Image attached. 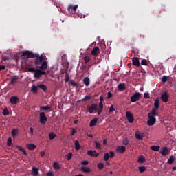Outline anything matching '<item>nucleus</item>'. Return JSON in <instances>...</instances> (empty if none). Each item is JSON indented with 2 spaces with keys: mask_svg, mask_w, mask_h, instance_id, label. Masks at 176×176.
Masks as SVG:
<instances>
[{
  "mask_svg": "<svg viewBox=\"0 0 176 176\" xmlns=\"http://www.w3.org/2000/svg\"><path fill=\"white\" fill-rule=\"evenodd\" d=\"M174 160H175L174 155H170L168 160V164H173V163H174Z\"/></svg>",
  "mask_w": 176,
  "mask_h": 176,
  "instance_id": "7c9ffc66",
  "label": "nucleus"
},
{
  "mask_svg": "<svg viewBox=\"0 0 176 176\" xmlns=\"http://www.w3.org/2000/svg\"><path fill=\"white\" fill-rule=\"evenodd\" d=\"M40 111H49L50 112L52 111V107L47 106H41L40 107Z\"/></svg>",
  "mask_w": 176,
  "mask_h": 176,
  "instance_id": "aec40b11",
  "label": "nucleus"
},
{
  "mask_svg": "<svg viewBox=\"0 0 176 176\" xmlns=\"http://www.w3.org/2000/svg\"><path fill=\"white\" fill-rule=\"evenodd\" d=\"M91 54L92 56H98V54H100V48L98 47H94L91 50Z\"/></svg>",
  "mask_w": 176,
  "mask_h": 176,
  "instance_id": "4468645a",
  "label": "nucleus"
},
{
  "mask_svg": "<svg viewBox=\"0 0 176 176\" xmlns=\"http://www.w3.org/2000/svg\"><path fill=\"white\" fill-rule=\"evenodd\" d=\"M114 111H116L115 108L113 107V105H111L109 108V112H114Z\"/></svg>",
  "mask_w": 176,
  "mask_h": 176,
  "instance_id": "864d4df0",
  "label": "nucleus"
},
{
  "mask_svg": "<svg viewBox=\"0 0 176 176\" xmlns=\"http://www.w3.org/2000/svg\"><path fill=\"white\" fill-rule=\"evenodd\" d=\"M19 97L17 96H12L10 98V104H12V105H16V104H19Z\"/></svg>",
  "mask_w": 176,
  "mask_h": 176,
  "instance_id": "9b49d317",
  "label": "nucleus"
},
{
  "mask_svg": "<svg viewBox=\"0 0 176 176\" xmlns=\"http://www.w3.org/2000/svg\"><path fill=\"white\" fill-rule=\"evenodd\" d=\"M17 134H19V130L14 129L12 130V136L17 137Z\"/></svg>",
  "mask_w": 176,
  "mask_h": 176,
  "instance_id": "c9c22d12",
  "label": "nucleus"
},
{
  "mask_svg": "<svg viewBox=\"0 0 176 176\" xmlns=\"http://www.w3.org/2000/svg\"><path fill=\"white\" fill-rule=\"evenodd\" d=\"M160 106V102H159V99H156L154 102V109H159V107Z\"/></svg>",
  "mask_w": 176,
  "mask_h": 176,
  "instance_id": "c756f323",
  "label": "nucleus"
},
{
  "mask_svg": "<svg viewBox=\"0 0 176 176\" xmlns=\"http://www.w3.org/2000/svg\"><path fill=\"white\" fill-rule=\"evenodd\" d=\"M32 174L34 176H36L39 175V168L36 167H32Z\"/></svg>",
  "mask_w": 176,
  "mask_h": 176,
  "instance_id": "4be33fe9",
  "label": "nucleus"
},
{
  "mask_svg": "<svg viewBox=\"0 0 176 176\" xmlns=\"http://www.w3.org/2000/svg\"><path fill=\"white\" fill-rule=\"evenodd\" d=\"M75 134H76V129H72V132L71 135H75Z\"/></svg>",
  "mask_w": 176,
  "mask_h": 176,
  "instance_id": "13d9d810",
  "label": "nucleus"
},
{
  "mask_svg": "<svg viewBox=\"0 0 176 176\" xmlns=\"http://www.w3.org/2000/svg\"><path fill=\"white\" fill-rule=\"evenodd\" d=\"M118 89L120 91H123L126 90V85H124V83H120L118 86Z\"/></svg>",
  "mask_w": 176,
  "mask_h": 176,
  "instance_id": "b1692460",
  "label": "nucleus"
},
{
  "mask_svg": "<svg viewBox=\"0 0 176 176\" xmlns=\"http://www.w3.org/2000/svg\"><path fill=\"white\" fill-rule=\"evenodd\" d=\"M27 148L29 149V151H34V149L36 148V146L35 144H29L27 145Z\"/></svg>",
  "mask_w": 176,
  "mask_h": 176,
  "instance_id": "c85d7f7f",
  "label": "nucleus"
},
{
  "mask_svg": "<svg viewBox=\"0 0 176 176\" xmlns=\"http://www.w3.org/2000/svg\"><path fill=\"white\" fill-rule=\"evenodd\" d=\"M98 122V118H95L94 119H92L90 122H89V126L91 127H94V126H96V124H97V122Z\"/></svg>",
  "mask_w": 176,
  "mask_h": 176,
  "instance_id": "6ab92c4d",
  "label": "nucleus"
},
{
  "mask_svg": "<svg viewBox=\"0 0 176 176\" xmlns=\"http://www.w3.org/2000/svg\"><path fill=\"white\" fill-rule=\"evenodd\" d=\"M160 153L162 156H167V155H168V148L166 146H164L162 148Z\"/></svg>",
  "mask_w": 176,
  "mask_h": 176,
  "instance_id": "dca6fc26",
  "label": "nucleus"
},
{
  "mask_svg": "<svg viewBox=\"0 0 176 176\" xmlns=\"http://www.w3.org/2000/svg\"><path fill=\"white\" fill-rule=\"evenodd\" d=\"M5 68H6V67L5 65H0V71H2L3 69H5Z\"/></svg>",
  "mask_w": 176,
  "mask_h": 176,
  "instance_id": "680f3d73",
  "label": "nucleus"
},
{
  "mask_svg": "<svg viewBox=\"0 0 176 176\" xmlns=\"http://www.w3.org/2000/svg\"><path fill=\"white\" fill-rule=\"evenodd\" d=\"M113 94H112V93L111 92V91H109L108 93H107V98H112V97H113Z\"/></svg>",
  "mask_w": 176,
  "mask_h": 176,
  "instance_id": "3c124183",
  "label": "nucleus"
},
{
  "mask_svg": "<svg viewBox=\"0 0 176 176\" xmlns=\"http://www.w3.org/2000/svg\"><path fill=\"white\" fill-rule=\"evenodd\" d=\"M37 87H38V89H41L43 91H46V90H47V87L43 84L37 85Z\"/></svg>",
  "mask_w": 176,
  "mask_h": 176,
  "instance_id": "bb28decb",
  "label": "nucleus"
},
{
  "mask_svg": "<svg viewBox=\"0 0 176 176\" xmlns=\"http://www.w3.org/2000/svg\"><path fill=\"white\" fill-rule=\"evenodd\" d=\"M28 71L29 72H35L36 71V69H35L34 67H30L28 69Z\"/></svg>",
  "mask_w": 176,
  "mask_h": 176,
  "instance_id": "09e8293b",
  "label": "nucleus"
},
{
  "mask_svg": "<svg viewBox=\"0 0 176 176\" xmlns=\"http://www.w3.org/2000/svg\"><path fill=\"white\" fill-rule=\"evenodd\" d=\"M136 140H143L144 137H145V133H141L140 131H137L135 133Z\"/></svg>",
  "mask_w": 176,
  "mask_h": 176,
  "instance_id": "1a4fd4ad",
  "label": "nucleus"
},
{
  "mask_svg": "<svg viewBox=\"0 0 176 176\" xmlns=\"http://www.w3.org/2000/svg\"><path fill=\"white\" fill-rule=\"evenodd\" d=\"M156 123V118L148 116V120L147 121L148 126H153Z\"/></svg>",
  "mask_w": 176,
  "mask_h": 176,
  "instance_id": "f8f14e48",
  "label": "nucleus"
},
{
  "mask_svg": "<svg viewBox=\"0 0 176 176\" xmlns=\"http://www.w3.org/2000/svg\"><path fill=\"white\" fill-rule=\"evenodd\" d=\"M82 82L85 85L86 87H88V86H90V78H89V77H85L83 79Z\"/></svg>",
  "mask_w": 176,
  "mask_h": 176,
  "instance_id": "5701e85b",
  "label": "nucleus"
},
{
  "mask_svg": "<svg viewBox=\"0 0 176 176\" xmlns=\"http://www.w3.org/2000/svg\"><path fill=\"white\" fill-rule=\"evenodd\" d=\"M87 154L89 156H92L94 157H98V156H100V153H97V151L96 150H94V151L89 150L87 151Z\"/></svg>",
  "mask_w": 176,
  "mask_h": 176,
  "instance_id": "9d476101",
  "label": "nucleus"
},
{
  "mask_svg": "<svg viewBox=\"0 0 176 176\" xmlns=\"http://www.w3.org/2000/svg\"><path fill=\"white\" fill-rule=\"evenodd\" d=\"M47 176H54L53 175V173L52 172H48L47 174Z\"/></svg>",
  "mask_w": 176,
  "mask_h": 176,
  "instance_id": "774afa93",
  "label": "nucleus"
},
{
  "mask_svg": "<svg viewBox=\"0 0 176 176\" xmlns=\"http://www.w3.org/2000/svg\"><path fill=\"white\" fill-rule=\"evenodd\" d=\"M116 152H118V153H124L126 152V146H118L116 148Z\"/></svg>",
  "mask_w": 176,
  "mask_h": 176,
  "instance_id": "ddd939ff",
  "label": "nucleus"
},
{
  "mask_svg": "<svg viewBox=\"0 0 176 176\" xmlns=\"http://www.w3.org/2000/svg\"><path fill=\"white\" fill-rule=\"evenodd\" d=\"M78 9V5L75 6H69L67 10L69 13H72V12H76V10Z\"/></svg>",
  "mask_w": 176,
  "mask_h": 176,
  "instance_id": "2eb2a0df",
  "label": "nucleus"
},
{
  "mask_svg": "<svg viewBox=\"0 0 176 176\" xmlns=\"http://www.w3.org/2000/svg\"><path fill=\"white\" fill-rule=\"evenodd\" d=\"M30 133H31L32 135L34 134V128L30 127Z\"/></svg>",
  "mask_w": 176,
  "mask_h": 176,
  "instance_id": "69168bd1",
  "label": "nucleus"
},
{
  "mask_svg": "<svg viewBox=\"0 0 176 176\" xmlns=\"http://www.w3.org/2000/svg\"><path fill=\"white\" fill-rule=\"evenodd\" d=\"M151 149L152 151H155V152H159V151H160V146H155V145L151 146Z\"/></svg>",
  "mask_w": 176,
  "mask_h": 176,
  "instance_id": "cd10ccee",
  "label": "nucleus"
},
{
  "mask_svg": "<svg viewBox=\"0 0 176 176\" xmlns=\"http://www.w3.org/2000/svg\"><path fill=\"white\" fill-rule=\"evenodd\" d=\"M144 98H149V93H144Z\"/></svg>",
  "mask_w": 176,
  "mask_h": 176,
  "instance_id": "4d7b16f0",
  "label": "nucleus"
},
{
  "mask_svg": "<svg viewBox=\"0 0 176 176\" xmlns=\"http://www.w3.org/2000/svg\"><path fill=\"white\" fill-rule=\"evenodd\" d=\"M102 109H98V111H97V112H98V115H101V112H102Z\"/></svg>",
  "mask_w": 176,
  "mask_h": 176,
  "instance_id": "052dcab7",
  "label": "nucleus"
},
{
  "mask_svg": "<svg viewBox=\"0 0 176 176\" xmlns=\"http://www.w3.org/2000/svg\"><path fill=\"white\" fill-rule=\"evenodd\" d=\"M146 160L145 159V157L144 155H140L138 158V163H145Z\"/></svg>",
  "mask_w": 176,
  "mask_h": 176,
  "instance_id": "393cba45",
  "label": "nucleus"
},
{
  "mask_svg": "<svg viewBox=\"0 0 176 176\" xmlns=\"http://www.w3.org/2000/svg\"><path fill=\"white\" fill-rule=\"evenodd\" d=\"M35 57H36L34 60L35 65L41 71H46L47 69V61L45 60L46 56L43 55L39 56V54H33L30 51L23 52L21 56V58H35Z\"/></svg>",
  "mask_w": 176,
  "mask_h": 176,
  "instance_id": "f257e3e1",
  "label": "nucleus"
},
{
  "mask_svg": "<svg viewBox=\"0 0 176 176\" xmlns=\"http://www.w3.org/2000/svg\"><path fill=\"white\" fill-rule=\"evenodd\" d=\"M104 101V96H100V102H102Z\"/></svg>",
  "mask_w": 176,
  "mask_h": 176,
  "instance_id": "e2e57ef3",
  "label": "nucleus"
},
{
  "mask_svg": "<svg viewBox=\"0 0 176 176\" xmlns=\"http://www.w3.org/2000/svg\"><path fill=\"white\" fill-rule=\"evenodd\" d=\"M81 170L84 173H90L91 171V170H90V168L87 167V166L82 167Z\"/></svg>",
  "mask_w": 176,
  "mask_h": 176,
  "instance_id": "f704fd0d",
  "label": "nucleus"
},
{
  "mask_svg": "<svg viewBox=\"0 0 176 176\" xmlns=\"http://www.w3.org/2000/svg\"><path fill=\"white\" fill-rule=\"evenodd\" d=\"M83 100L85 101L87 100H91V96H86Z\"/></svg>",
  "mask_w": 176,
  "mask_h": 176,
  "instance_id": "6e6d98bb",
  "label": "nucleus"
},
{
  "mask_svg": "<svg viewBox=\"0 0 176 176\" xmlns=\"http://www.w3.org/2000/svg\"><path fill=\"white\" fill-rule=\"evenodd\" d=\"M53 167L55 170H60L61 168V166L58 164V162H54Z\"/></svg>",
  "mask_w": 176,
  "mask_h": 176,
  "instance_id": "72a5a7b5",
  "label": "nucleus"
},
{
  "mask_svg": "<svg viewBox=\"0 0 176 176\" xmlns=\"http://www.w3.org/2000/svg\"><path fill=\"white\" fill-rule=\"evenodd\" d=\"M40 155L42 156V157H43V156H45V151H41Z\"/></svg>",
  "mask_w": 176,
  "mask_h": 176,
  "instance_id": "338daca9",
  "label": "nucleus"
},
{
  "mask_svg": "<svg viewBox=\"0 0 176 176\" xmlns=\"http://www.w3.org/2000/svg\"><path fill=\"white\" fill-rule=\"evenodd\" d=\"M66 159L67 160H71V159H72V153H69L66 155Z\"/></svg>",
  "mask_w": 176,
  "mask_h": 176,
  "instance_id": "79ce46f5",
  "label": "nucleus"
},
{
  "mask_svg": "<svg viewBox=\"0 0 176 176\" xmlns=\"http://www.w3.org/2000/svg\"><path fill=\"white\" fill-rule=\"evenodd\" d=\"M133 65H135V67H140V58L135 57L132 59Z\"/></svg>",
  "mask_w": 176,
  "mask_h": 176,
  "instance_id": "f3484780",
  "label": "nucleus"
},
{
  "mask_svg": "<svg viewBox=\"0 0 176 176\" xmlns=\"http://www.w3.org/2000/svg\"><path fill=\"white\" fill-rule=\"evenodd\" d=\"M98 45H105V41H101L100 42L98 43Z\"/></svg>",
  "mask_w": 176,
  "mask_h": 176,
  "instance_id": "0e129e2a",
  "label": "nucleus"
},
{
  "mask_svg": "<svg viewBox=\"0 0 176 176\" xmlns=\"http://www.w3.org/2000/svg\"><path fill=\"white\" fill-rule=\"evenodd\" d=\"M115 156V152L113 151H110L109 153H106L104 155V160L105 162H108V160H109V157L112 158Z\"/></svg>",
  "mask_w": 176,
  "mask_h": 176,
  "instance_id": "423d86ee",
  "label": "nucleus"
},
{
  "mask_svg": "<svg viewBox=\"0 0 176 176\" xmlns=\"http://www.w3.org/2000/svg\"><path fill=\"white\" fill-rule=\"evenodd\" d=\"M82 164H83V166H87V164H89V161L84 160L82 162Z\"/></svg>",
  "mask_w": 176,
  "mask_h": 176,
  "instance_id": "5fc2aeb1",
  "label": "nucleus"
},
{
  "mask_svg": "<svg viewBox=\"0 0 176 176\" xmlns=\"http://www.w3.org/2000/svg\"><path fill=\"white\" fill-rule=\"evenodd\" d=\"M138 168L140 173H144V171H146V168H145V166H139Z\"/></svg>",
  "mask_w": 176,
  "mask_h": 176,
  "instance_id": "58836bf2",
  "label": "nucleus"
},
{
  "mask_svg": "<svg viewBox=\"0 0 176 176\" xmlns=\"http://www.w3.org/2000/svg\"><path fill=\"white\" fill-rule=\"evenodd\" d=\"M56 136V134H54V133H50L49 134L50 140H54Z\"/></svg>",
  "mask_w": 176,
  "mask_h": 176,
  "instance_id": "37998d69",
  "label": "nucleus"
},
{
  "mask_svg": "<svg viewBox=\"0 0 176 176\" xmlns=\"http://www.w3.org/2000/svg\"><path fill=\"white\" fill-rule=\"evenodd\" d=\"M74 145L76 151H79V149H80V144H79V141L76 140Z\"/></svg>",
  "mask_w": 176,
  "mask_h": 176,
  "instance_id": "2f4dec72",
  "label": "nucleus"
},
{
  "mask_svg": "<svg viewBox=\"0 0 176 176\" xmlns=\"http://www.w3.org/2000/svg\"><path fill=\"white\" fill-rule=\"evenodd\" d=\"M3 116H8V115H9V111L8 110V108H5L3 109Z\"/></svg>",
  "mask_w": 176,
  "mask_h": 176,
  "instance_id": "e433bc0d",
  "label": "nucleus"
},
{
  "mask_svg": "<svg viewBox=\"0 0 176 176\" xmlns=\"http://www.w3.org/2000/svg\"><path fill=\"white\" fill-rule=\"evenodd\" d=\"M19 79V76H14L12 78H11V81L10 82V85H16V83H17V80Z\"/></svg>",
  "mask_w": 176,
  "mask_h": 176,
  "instance_id": "a211bd4d",
  "label": "nucleus"
},
{
  "mask_svg": "<svg viewBox=\"0 0 176 176\" xmlns=\"http://www.w3.org/2000/svg\"><path fill=\"white\" fill-rule=\"evenodd\" d=\"M97 167L98 170H102L104 168V164L102 162L98 163Z\"/></svg>",
  "mask_w": 176,
  "mask_h": 176,
  "instance_id": "4c0bfd02",
  "label": "nucleus"
},
{
  "mask_svg": "<svg viewBox=\"0 0 176 176\" xmlns=\"http://www.w3.org/2000/svg\"><path fill=\"white\" fill-rule=\"evenodd\" d=\"M94 142H95L96 149H101V144H100L97 141H95Z\"/></svg>",
  "mask_w": 176,
  "mask_h": 176,
  "instance_id": "a19ab883",
  "label": "nucleus"
},
{
  "mask_svg": "<svg viewBox=\"0 0 176 176\" xmlns=\"http://www.w3.org/2000/svg\"><path fill=\"white\" fill-rule=\"evenodd\" d=\"M167 79H168L167 76H163L162 79V82H164V83H166V82L167 81Z\"/></svg>",
  "mask_w": 176,
  "mask_h": 176,
  "instance_id": "49530a36",
  "label": "nucleus"
},
{
  "mask_svg": "<svg viewBox=\"0 0 176 176\" xmlns=\"http://www.w3.org/2000/svg\"><path fill=\"white\" fill-rule=\"evenodd\" d=\"M8 146H12V138H9L7 141Z\"/></svg>",
  "mask_w": 176,
  "mask_h": 176,
  "instance_id": "c03bdc74",
  "label": "nucleus"
},
{
  "mask_svg": "<svg viewBox=\"0 0 176 176\" xmlns=\"http://www.w3.org/2000/svg\"><path fill=\"white\" fill-rule=\"evenodd\" d=\"M98 108V105L97 104H91V106L89 105L87 107V111L89 113H93V112L95 111V112H97V109Z\"/></svg>",
  "mask_w": 176,
  "mask_h": 176,
  "instance_id": "f03ea898",
  "label": "nucleus"
},
{
  "mask_svg": "<svg viewBox=\"0 0 176 176\" xmlns=\"http://www.w3.org/2000/svg\"><path fill=\"white\" fill-rule=\"evenodd\" d=\"M141 64H142V65H148V63H146V60H145V59H143L141 61Z\"/></svg>",
  "mask_w": 176,
  "mask_h": 176,
  "instance_id": "603ef678",
  "label": "nucleus"
},
{
  "mask_svg": "<svg viewBox=\"0 0 176 176\" xmlns=\"http://www.w3.org/2000/svg\"><path fill=\"white\" fill-rule=\"evenodd\" d=\"M65 82H69V76L68 75V73H66Z\"/></svg>",
  "mask_w": 176,
  "mask_h": 176,
  "instance_id": "8fccbe9b",
  "label": "nucleus"
},
{
  "mask_svg": "<svg viewBox=\"0 0 176 176\" xmlns=\"http://www.w3.org/2000/svg\"><path fill=\"white\" fill-rule=\"evenodd\" d=\"M47 122V117H46L45 112H41L40 113V123H41V124H46Z\"/></svg>",
  "mask_w": 176,
  "mask_h": 176,
  "instance_id": "39448f33",
  "label": "nucleus"
},
{
  "mask_svg": "<svg viewBox=\"0 0 176 176\" xmlns=\"http://www.w3.org/2000/svg\"><path fill=\"white\" fill-rule=\"evenodd\" d=\"M84 60H85V64H87V63H89V61H90V57H89V56H85V57L84 58Z\"/></svg>",
  "mask_w": 176,
  "mask_h": 176,
  "instance_id": "a18cd8bd",
  "label": "nucleus"
},
{
  "mask_svg": "<svg viewBox=\"0 0 176 176\" xmlns=\"http://www.w3.org/2000/svg\"><path fill=\"white\" fill-rule=\"evenodd\" d=\"M129 139L127 138H125L123 140H122V144L123 145H129Z\"/></svg>",
  "mask_w": 176,
  "mask_h": 176,
  "instance_id": "ea45409f",
  "label": "nucleus"
},
{
  "mask_svg": "<svg viewBox=\"0 0 176 176\" xmlns=\"http://www.w3.org/2000/svg\"><path fill=\"white\" fill-rule=\"evenodd\" d=\"M39 87H38V85H33L32 86V89H31V91H33V93H34L35 94H38V89Z\"/></svg>",
  "mask_w": 176,
  "mask_h": 176,
  "instance_id": "a878e982",
  "label": "nucleus"
},
{
  "mask_svg": "<svg viewBox=\"0 0 176 176\" xmlns=\"http://www.w3.org/2000/svg\"><path fill=\"white\" fill-rule=\"evenodd\" d=\"M126 119L129 121V123H133L134 122V117L133 116L131 112L126 111Z\"/></svg>",
  "mask_w": 176,
  "mask_h": 176,
  "instance_id": "6e6552de",
  "label": "nucleus"
},
{
  "mask_svg": "<svg viewBox=\"0 0 176 176\" xmlns=\"http://www.w3.org/2000/svg\"><path fill=\"white\" fill-rule=\"evenodd\" d=\"M16 148H17L19 151H21V152H23V155H25V156H27V151H25V149L23 148V147L20 146H16Z\"/></svg>",
  "mask_w": 176,
  "mask_h": 176,
  "instance_id": "473e14b6",
  "label": "nucleus"
},
{
  "mask_svg": "<svg viewBox=\"0 0 176 176\" xmlns=\"http://www.w3.org/2000/svg\"><path fill=\"white\" fill-rule=\"evenodd\" d=\"M157 109H153L151 112H149L148 113V116H150L151 118H155V116H157V113H156Z\"/></svg>",
  "mask_w": 176,
  "mask_h": 176,
  "instance_id": "412c9836",
  "label": "nucleus"
},
{
  "mask_svg": "<svg viewBox=\"0 0 176 176\" xmlns=\"http://www.w3.org/2000/svg\"><path fill=\"white\" fill-rule=\"evenodd\" d=\"M168 98H170V95L167 91H164L163 94L161 95V100L163 102H168Z\"/></svg>",
  "mask_w": 176,
  "mask_h": 176,
  "instance_id": "0eeeda50",
  "label": "nucleus"
},
{
  "mask_svg": "<svg viewBox=\"0 0 176 176\" xmlns=\"http://www.w3.org/2000/svg\"><path fill=\"white\" fill-rule=\"evenodd\" d=\"M98 109H104V104H102V102H99Z\"/></svg>",
  "mask_w": 176,
  "mask_h": 176,
  "instance_id": "de8ad7c7",
  "label": "nucleus"
},
{
  "mask_svg": "<svg viewBox=\"0 0 176 176\" xmlns=\"http://www.w3.org/2000/svg\"><path fill=\"white\" fill-rule=\"evenodd\" d=\"M140 98H141V94L140 92H136L134 94L133 96L131 97V102H137V101H140Z\"/></svg>",
  "mask_w": 176,
  "mask_h": 176,
  "instance_id": "7ed1b4c3",
  "label": "nucleus"
},
{
  "mask_svg": "<svg viewBox=\"0 0 176 176\" xmlns=\"http://www.w3.org/2000/svg\"><path fill=\"white\" fill-rule=\"evenodd\" d=\"M71 85H72V86H78V83H76V82L74 81H71L70 82Z\"/></svg>",
  "mask_w": 176,
  "mask_h": 176,
  "instance_id": "bf43d9fd",
  "label": "nucleus"
},
{
  "mask_svg": "<svg viewBox=\"0 0 176 176\" xmlns=\"http://www.w3.org/2000/svg\"><path fill=\"white\" fill-rule=\"evenodd\" d=\"M42 75H46V72L42 71L41 69H36L34 72V76L36 79H38L42 76Z\"/></svg>",
  "mask_w": 176,
  "mask_h": 176,
  "instance_id": "20e7f679",
  "label": "nucleus"
}]
</instances>
